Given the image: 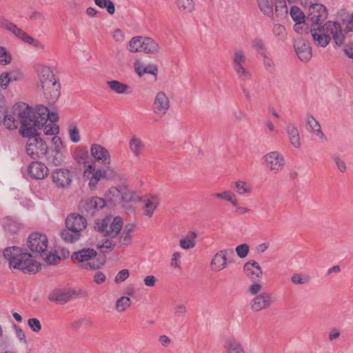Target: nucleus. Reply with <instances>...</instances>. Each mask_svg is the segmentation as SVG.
<instances>
[{
    "label": "nucleus",
    "instance_id": "4468645a",
    "mask_svg": "<svg viewBox=\"0 0 353 353\" xmlns=\"http://www.w3.org/2000/svg\"><path fill=\"white\" fill-rule=\"evenodd\" d=\"M170 101L167 94L163 92H158L154 99L152 104L153 112L160 117L164 116L168 111Z\"/></svg>",
    "mask_w": 353,
    "mask_h": 353
},
{
    "label": "nucleus",
    "instance_id": "49530a36",
    "mask_svg": "<svg viewBox=\"0 0 353 353\" xmlns=\"http://www.w3.org/2000/svg\"><path fill=\"white\" fill-rule=\"evenodd\" d=\"M213 196L216 198L221 199L230 202L232 205H236V198L233 192L227 190L221 193H215Z\"/></svg>",
    "mask_w": 353,
    "mask_h": 353
},
{
    "label": "nucleus",
    "instance_id": "6e6d98bb",
    "mask_svg": "<svg viewBox=\"0 0 353 353\" xmlns=\"http://www.w3.org/2000/svg\"><path fill=\"white\" fill-rule=\"evenodd\" d=\"M252 47L255 49L261 55L265 54L266 49L263 41L260 38H256L252 41Z\"/></svg>",
    "mask_w": 353,
    "mask_h": 353
},
{
    "label": "nucleus",
    "instance_id": "58836bf2",
    "mask_svg": "<svg viewBox=\"0 0 353 353\" xmlns=\"http://www.w3.org/2000/svg\"><path fill=\"white\" fill-rule=\"evenodd\" d=\"M132 303L131 299L128 296H121L117 300L115 310L119 312H125Z\"/></svg>",
    "mask_w": 353,
    "mask_h": 353
},
{
    "label": "nucleus",
    "instance_id": "f704fd0d",
    "mask_svg": "<svg viewBox=\"0 0 353 353\" xmlns=\"http://www.w3.org/2000/svg\"><path fill=\"white\" fill-rule=\"evenodd\" d=\"M73 158L78 164H85L88 161V152L85 147H78L73 153Z\"/></svg>",
    "mask_w": 353,
    "mask_h": 353
},
{
    "label": "nucleus",
    "instance_id": "ddd939ff",
    "mask_svg": "<svg viewBox=\"0 0 353 353\" xmlns=\"http://www.w3.org/2000/svg\"><path fill=\"white\" fill-rule=\"evenodd\" d=\"M274 303L272 294L268 292H263L255 296L250 303V309L253 312H259L271 307Z\"/></svg>",
    "mask_w": 353,
    "mask_h": 353
},
{
    "label": "nucleus",
    "instance_id": "e2e57ef3",
    "mask_svg": "<svg viewBox=\"0 0 353 353\" xmlns=\"http://www.w3.org/2000/svg\"><path fill=\"white\" fill-rule=\"evenodd\" d=\"M10 82V79L8 72H3L0 75V86L2 89H7Z\"/></svg>",
    "mask_w": 353,
    "mask_h": 353
},
{
    "label": "nucleus",
    "instance_id": "c85d7f7f",
    "mask_svg": "<svg viewBox=\"0 0 353 353\" xmlns=\"http://www.w3.org/2000/svg\"><path fill=\"white\" fill-rule=\"evenodd\" d=\"M134 70L139 77H142L144 74H151L155 77L157 74L158 68L153 64L143 65V63L137 61L134 64Z\"/></svg>",
    "mask_w": 353,
    "mask_h": 353
},
{
    "label": "nucleus",
    "instance_id": "7ed1b4c3",
    "mask_svg": "<svg viewBox=\"0 0 353 353\" xmlns=\"http://www.w3.org/2000/svg\"><path fill=\"white\" fill-rule=\"evenodd\" d=\"M3 256L8 262L10 268L33 274L41 269L40 263L36 261L30 254L24 252L19 247L6 248L3 250Z\"/></svg>",
    "mask_w": 353,
    "mask_h": 353
},
{
    "label": "nucleus",
    "instance_id": "69168bd1",
    "mask_svg": "<svg viewBox=\"0 0 353 353\" xmlns=\"http://www.w3.org/2000/svg\"><path fill=\"white\" fill-rule=\"evenodd\" d=\"M341 334V332L339 328H332L328 334V339L330 341H333L334 340L338 339Z\"/></svg>",
    "mask_w": 353,
    "mask_h": 353
},
{
    "label": "nucleus",
    "instance_id": "0eeeda50",
    "mask_svg": "<svg viewBox=\"0 0 353 353\" xmlns=\"http://www.w3.org/2000/svg\"><path fill=\"white\" fill-rule=\"evenodd\" d=\"M123 219L120 216L112 218L107 216L95 223L94 229L103 234L105 236L115 238L123 227Z\"/></svg>",
    "mask_w": 353,
    "mask_h": 353
},
{
    "label": "nucleus",
    "instance_id": "4d7b16f0",
    "mask_svg": "<svg viewBox=\"0 0 353 353\" xmlns=\"http://www.w3.org/2000/svg\"><path fill=\"white\" fill-rule=\"evenodd\" d=\"M68 132L70 139L72 142L78 143L80 141L79 131L77 125H70Z\"/></svg>",
    "mask_w": 353,
    "mask_h": 353
},
{
    "label": "nucleus",
    "instance_id": "ea45409f",
    "mask_svg": "<svg viewBox=\"0 0 353 353\" xmlns=\"http://www.w3.org/2000/svg\"><path fill=\"white\" fill-rule=\"evenodd\" d=\"M94 3L100 8L106 9L111 15L115 12L114 3L112 0H94Z\"/></svg>",
    "mask_w": 353,
    "mask_h": 353
},
{
    "label": "nucleus",
    "instance_id": "1a4fd4ad",
    "mask_svg": "<svg viewBox=\"0 0 353 353\" xmlns=\"http://www.w3.org/2000/svg\"><path fill=\"white\" fill-rule=\"evenodd\" d=\"M262 164L273 174H279L284 169L285 159L279 151H271L262 157Z\"/></svg>",
    "mask_w": 353,
    "mask_h": 353
},
{
    "label": "nucleus",
    "instance_id": "603ef678",
    "mask_svg": "<svg viewBox=\"0 0 353 353\" xmlns=\"http://www.w3.org/2000/svg\"><path fill=\"white\" fill-rule=\"evenodd\" d=\"M263 63L267 71L274 72L276 70V65L273 59L265 54H263Z\"/></svg>",
    "mask_w": 353,
    "mask_h": 353
},
{
    "label": "nucleus",
    "instance_id": "20e7f679",
    "mask_svg": "<svg viewBox=\"0 0 353 353\" xmlns=\"http://www.w3.org/2000/svg\"><path fill=\"white\" fill-rule=\"evenodd\" d=\"M23 110L30 113L28 117V122L34 127L40 129L48 120L50 121V123H54L58 121L59 116L57 113L50 112L48 108L43 105H38L36 110H34L30 105L25 103H18L14 105V114L17 116V112H22Z\"/></svg>",
    "mask_w": 353,
    "mask_h": 353
},
{
    "label": "nucleus",
    "instance_id": "39448f33",
    "mask_svg": "<svg viewBox=\"0 0 353 353\" xmlns=\"http://www.w3.org/2000/svg\"><path fill=\"white\" fill-rule=\"evenodd\" d=\"M38 75L44 97L52 103H54L60 95V85L58 83L54 75L48 66L38 67Z\"/></svg>",
    "mask_w": 353,
    "mask_h": 353
},
{
    "label": "nucleus",
    "instance_id": "f3484780",
    "mask_svg": "<svg viewBox=\"0 0 353 353\" xmlns=\"http://www.w3.org/2000/svg\"><path fill=\"white\" fill-rule=\"evenodd\" d=\"M228 252H232V250H222L216 252L210 261V268L212 272H220L227 268Z\"/></svg>",
    "mask_w": 353,
    "mask_h": 353
},
{
    "label": "nucleus",
    "instance_id": "6ab92c4d",
    "mask_svg": "<svg viewBox=\"0 0 353 353\" xmlns=\"http://www.w3.org/2000/svg\"><path fill=\"white\" fill-rule=\"evenodd\" d=\"M76 293L71 290L56 289L52 290L48 295L50 301H54L59 304H65L72 299L74 298Z\"/></svg>",
    "mask_w": 353,
    "mask_h": 353
},
{
    "label": "nucleus",
    "instance_id": "5fc2aeb1",
    "mask_svg": "<svg viewBox=\"0 0 353 353\" xmlns=\"http://www.w3.org/2000/svg\"><path fill=\"white\" fill-rule=\"evenodd\" d=\"M332 159L334 162L339 170L341 172H345L347 170V166L345 161L338 154H334Z\"/></svg>",
    "mask_w": 353,
    "mask_h": 353
},
{
    "label": "nucleus",
    "instance_id": "2eb2a0df",
    "mask_svg": "<svg viewBox=\"0 0 353 353\" xmlns=\"http://www.w3.org/2000/svg\"><path fill=\"white\" fill-rule=\"evenodd\" d=\"M106 174V170L102 169H95L94 164H89L84 170L83 176L89 180L88 186L90 190L96 188L99 181L104 178Z\"/></svg>",
    "mask_w": 353,
    "mask_h": 353
},
{
    "label": "nucleus",
    "instance_id": "f257e3e1",
    "mask_svg": "<svg viewBox=\"0 0 353 353\" xmlns=\"http://www.w3.org/2000/svg\"><path fill=\"white\" fill-rule=\"evenodd\" d=\"M30 113L23 110L22 112H17V117L21 122L19 132L23 137H27L26 151L27 154L32 159H36L46 155L48 146L39 137L37 128L28 122V117Z\"/></svg>",
    "mask_w": 353,
    "mask_h": 353
},
{
    "label": "nucleus",
    "instance_id": "13d9d810",
    "mask_svg": "<svg viewBox=\"0 0 353 353\" xmlns=\"http://www.w3.org/2000/svg\"><path fill=\"white\" fill-rule=\"evenodd\" d=\"M235 250L239 258L244 259L248 256L249 252V246L246 243H243L238 245Z\"/></svg>",
    "mask_w": 353,
    "mask_h": 353
},
{
    "label": "nucleus",
    "instance_id": "338daca9",
    "mask_svg": "<svg viewBox=\"0 0 353 353\" xmlns=\"http://www.w3.org/2000/svg\"><path fill=\"white\" fill-rule=\"evenodd\" d=\"M157 281L156 276L153 275H149L145 277L143 282L147 287H154Z\"/></svg>",
    "mask_w": 353,
    "mask_h": 353
},
{
    "label": "nucleus",
    "instance_id": "bf43d9fd",
    "mask_svg": "<svg viewBox=\"0 0 353 353\" xmlns=\"http://www.w3.org/2000/svg\"><path fill=\"white\" fill-rule=\"evenodd\" d=\"M42 256H46V261L49 265H54L59 263L61 260L59 256L56 254L50 253L47 254L46 252L41 254Z\"/></svg>",
    "mask_w": 353,
    "mask_h": 353
},
{
    "label": "nucleus",
    "instance_id": "0e129e2a",
    "mask_svg": "<svg viewBox=\"0 0 353 353\" xmlns=\"http://www.w3.org/2000/svg\"><path fill=\"white\" fill-rule=\"evenodd\" d=\"M129 271L127 269H123L118 272L115 276L114 281L116 283L123 282L129 277Z\"/></svg>",
    "mask_w": 353,
    "mask_h": 353
},
{
    "label": "nucleus",
    "instance_id": "c756f323",
    "mask_svg": "<svg viewBox=\"0 0 353 353\" xmlns=\"http://www.w3.org/2000/svg\"><path fill=\"white\" fill-rule=\"evenodd\" d=\"M197 234L194 231L189 232L185 236L182 237L179 241V245L183 250L192 249L196 245V238Z\"/></svg>",
    "mask_w": 353,
    "mask_h": 353
},
{
    "label": "nucleus",
    "instance_id": "b1692460",
    "mask_svg": "<svg viewBox=\"0 0 353 353\" xmlns=\"http://www.w3.org/2000/svg\"><path fill=\"white\" fill-rule=\"evenodd\" d=\"M48 167L39 161L32 162L28 168V174L32 179L37 180L44 179L48 175Z\"/></svg>",
    "mask_w": 353,
    "mask_h": 353
},
{
    "label": "nucleus",
    "instance_id": "3c124183",
    "mask_svg": "<svg viewBox=\"0 0 353 353\" xmlns=\"http://www.w3.org/2000/svg\"><path fill=\"white\" fill-rule=\"evenodd\" d=\"M290 15L295 21H305V14L303 11L296 6H292L290 10Z\"/></svg>",
    "mask_w": 353,
    "mask_h": 353
},
{
    "label": "nucleus",
    "instance_id": "6e6552de",
    "mask_svg": "<svg viewBox=\"0 0 353 353\" xmlns=\"http://www.w3.org/2000/svg\"><path fill=\"white\" fill-rule=\"evenodd\" d=\"M232 61L234 70L237 78L241 81H247L252 79V73L245 67L246 56L245 52L241 49H236L232 57Z\"/></svg>",
    "mask_w": 353,
    "mask_h": 353
},
{
    "label": "nucleus",
    "instance_id": "2f4dec72",
    "mask_svg": "<svg viewBox=\"0 0 353 353\" xmlns=\"http://www.w3.org/2000/svg\"><path fill=\"white\" fill-rule=\"evenodd\" d=\"M160 50L159 45L150 37H144L142 43V52L148 54H157Z\"/></svg>",
    "mask_w": 353,
    "mask_h": 353
},
{
    "label": "nucleus",
    "instance_id": "a19ab883",
    "mask_svg": "<svg viewBox=\"0 0 353 353\" xmlns=\"http://www.w3.org/2000/svg\"><path fill=\"white\" fill-rule=\"evenodd\" d=\"M0 28L9 31L14 36L16 35L17 30L19 29V28H18L14 23L3 17H0Z\"/></svg>",
    "mask_w": 353,
    "mask_h": 353
},
{
    "label": "nucleus",
    "instance_id": "423d86ee",
    "mask_svg": "<svg viewBox=\"0 0 353 353\" xmlns=\"http://www.w3.org/2000/svg\"><path fill=\"white\" fill-rule=\"evenodd\" d=\"M97 252L92 248L82 249L74 252L71 256L73 261L81 263V267L85 270H95L100 269L105 263V259H96Z\"/></svg>",
    "mask_w": 353,
    "mask_h": 353
},
{
    "label": "nucleus",
    "instance_id": "a211bd4d",
    "mask_svg": "<svg viewBox=\"0 0 353 353\" xmlns=\"http://www.w3.org/2000/svg\"><path fill=\"white\" fill-rule=\"evenodd\" d=\"M105 205V202L103 199L98 196H93L82 201L80 206L82 211L92 214L102 209Z\"/></svg>",
    "mask_w": 353,
    "mask_h": 353
},
{
    "label": "nucleus",
    "instance_id": "4be33fe9",
    "mask_svg": "<svg viewBox=\"0 0 353 353\" xmlns=\"http://www.w3.org/2000/svg\"><path fill=\"white\" fill-rule=\"evenodd\" d=\"M296 53L301 61L307 62L312 57V48L310 43L303 39L296 40L294 43Z\"/></svg>",
    "mask_w": 353,
    "mask_h": 353
},
{
    "label": "nucleus",
    "instance_id": "7c9ffc66",
    "mask_svg": "<svg viewBox=\"0 0 353 353\" xmlns=\"http://www.w3.org/2000/svg\"><path fill=\"white\" fill-rule=\"evenodd\" d=\"M109 88L117 94H127L131 92L130 88L125 83L117 80H111L107 81Z\"/></svg>",
    "mask_w": 353,
    "mask_h": 353
},
{
    "label": "nucleus",
    "instance_id": "09e8293b",
    "mask_svg": "<svg viewBox=\"0 0 353 353\" xmlns=\"http://www.w3.org/2000/svg\"><path fill=\"white\" fill-rule=\"evenodd\" d=\"M273 34L279 40L283 41L287 37L285 27L281 24H274L272 28Z\"/></svg>",
    "mask_w": 353,
    "mask_h": 353
},
{
    "label": "nucleus",
    "instance_id": "864d4df0",
    "mask_svg": "<svg viewBox=\"0 0 353 353\" xmlns=\"http://www.w3.org/2000/svg\"><path fill=\"white\" fill-rule=\"evenodd\" d=\"M43 132L46 135H54L56 136L59 132V126L55 123H49L44 125Z\"/></svg>",
    "mask_w": 353,
    "mask_h": 353
},
{
    "label": "nucleus",
    "instance_id": "a18cd8bd",
    "mask_svg": "<svg viewBox=\"0 0 353 353\" xmlns=\"http://www.w3.org/2000/svg\"><path fill=\"white\" fill-rule=\"evenodd\" d=\"M260 10L265 14L270 16L273 14V4L270 0H257Z\"/></svg>",
    "mask_w": 353,
    "mask_h": 353
},
{
    "label": "nucleus",
    "instance_id": "bb28decb",
    "mask_svg": "<svg viewBox=\"0 0 353 353\" xmlns=\"http://www.w3.org/2000/svg\"><path fill=\"white\" fill-rule=\"evenodd\" d=\"M137 197V196L134 193L123 188H121L119 201L121 203L123 208L132 212H134V208L131 205V203L134 202Z\"/></svg>",
    "mask_w": 353,
    "mask_h": 353
},
{
    "label": "nucleus",
    "instance_id": "5701e85b",
    "mask_svg": "<svg viewBox=\"0 0 353 353\" xmlns=\"http://www.w3.org/2000/svg\"><path fill=\"white\" fill-rule=\"evenodd\" d=\"M285 130L290 143L296 149L300 148L301 136L296 125L293 122H288Z\"/></svg>",
    "mask_w": 353,
    "mask_h": 353
},
{
    "label": "nucleus",
    "instance_id": "473e14b6",
    "mask_svg": "<svg viewBox=\"0 0 353 353\" xmlns=\"http://www.w3.org/2000/svg\"><path fill=\"white\" fill-rule=\"evenodd\" d=\"M129 148L134 157H139L145 145L139 138L133 136L129 141Z\"/></svg>",
    "mask_w": 353,
    "mask_h": 353
},
{
    "label": "nucleus",
    "instance_id": "393cba45",
    "mask_svg": "<svg viewBox=\"0 0 353 353\" xmlns=\"http://www.w3.org/2000/svg\"><path fill=\"white\" fill-rule=\"evenodd\" d=\"M143 214L152 217L160 203V199L157 195H148L143 199Z\"/></svg>",
    "mask_w": 353,
    "mask_h": 353
},
{
    "label": "nucleus",
    "instance_id": "f8f14e48",
    "mask_svg": "<svg viewBox=\"0 0 353 353\" xmlns=\"http://www.w3.org/2000/svg\"><path fill=\"white\" fill-rule=\"evenodd\" d=\"M48 245V239L46 234L33 232L29 236L28 245L33 252L44 253L46 252Z\"/></svg>",
    "mask_w": 353,
    "mask_h": 353
},
{
    "label": "nucleus",
    "instance_id": "4c0bfd02",
    "mask_svg": "<svg viewBox=\"0 0 353 353\" xmlns=\"http://www.w3.org/2000/svg\"><path fill=\"white\" fill-rule=\"evenodd\" d=\"M144 37H134L130 39L128 43V50L132 52H142V43Z\"/></svg>",
    "mask_w": 353,
    "mask_h": 353
},
{
    "label": "nucleus",
    "instance_id": "412c9836",
    "mask_svg": "<svg viewBox=\"0 0 353 353\" xmlns=\"http://www.w3.org/2000/svg\"><path fill=\"white\" fill-rule=\"evenodd\" d=\"M90 154L98 162L104 165H109L110 163V154L108 150L99 144L94 143L91 145Z\"/></svg>",
    "mask_w": 353,
    "mask_h": 353
},
{
    "label": "nucleus",
    "instance_id": "de8ad7c7",
    "mask_svg": "<svg viewBox=\"0 0 353 353\" xmlns=\"http://www.w3.org/2000/svg\"><path fill=\"white\" fill-rule=\"evenodd\" d=\"M235 188L236 192L240 195H245L249 194L252 191L250 185L245 181H238L235 183Z\"/></svg>",
    "mask_w": 353,
    "mask_h": 353
},
{
    "label": "nucleus",
    "instance_id": "f03ea898",
    "mask_svg": "<svg viewBox=\"0 0 353 353\" xmlns=\"http://www.w3.org/2000/svg\"><path fill=\"white\" fill-rule=\"evenodd\" d=\"M310 33L314 42L318 46L325 48L332 38L337 46H341L345 41V34L341 25L335 21H328L323 26L310 27Z\"/></svg>",
    "mask_w": 353,
    "mask_h": 353
},
{
    "label": "nucleus",
    "instance_id": "e433bc0d",
    "mask_svg": "<svg viewBox=\"0 0 353 353\" xmlns=\"http://www.w3.org/2000/svg\"><path fill=\"white\" fill-rule=\"evenodd\" d=\"M176 5L179 11L185 14L192 12L194 9L193 0H176Z\"/></svg>",
    "mask_w": 353,
    "mask_h": 353
},
{
    "label": "nucleus",
    "instance_id": "c9c22d12",
    "mask_svg": "<svg viewBox=\"0 0 353 353\" xmlns=\"http://www.w3.org/2000/svg\"><path fill=\"white\" fill-rule=\"evenodd\" d=\"M60 236L61 239L66 243H75L80 239L81 235L76 232H72L68 228L65 227L64 230H63Z\"/></svg>",
    "mask_w": 353,
    "mask_h": 353
},
{
    "label": "nucleus",
    "instance_id": "8fccbe9b",
    "mask_svg": "<svg viewBox=\"0 0 353 353\" xmlns=\"http://www.w3.org/2000/svg\"><path fill=\"white\" fill-rule=\"evenodd\" d=\"M12 56L8 52L6 48L0 47V64L2 65H6L11 63Z\"/></svg>",
    "mask_w": 353,
    "mask_h": 353
},
{
    "label": "nucleus",
    "instance_id": "aec40b11",
    "mask_svg": "<svg viewBox=\"0 0 353 353\" xmlns=\"http://www.w3.org/2000/svg\"><path fill=\"white\" fill-rule=\"evenodd\" d=\"M307 130L317 137L322 142L327 141V137L321 130L319 121L311 114H307L305 119Z\"/></svg>",
    "mask_w": 353,
    "mask_h": 353
},
{
    "label": "nucleus",
    "instance_id": "cd10ccee",
    "mask_svg": "<svg viewBox=\"0 0 353 353\" xmlns=\"http://www.w3.org/2000/svg\"><path fill=\"white\" fill-rule=\"evenodd\" d=\"M16 37L21 39L23 42L32 45L34 47L43 50L45 49V45L40 42L39 40L33 38L32 37L28 34L25 31H23L21 28H19L17 30V32L15 35Z\"/></svg>",
    "mask_w": 353,
    "mask_h": 353
},
{
    "label": "nucleus",
    "instance_id": "052dcab7",
    "mask_svg": "<svg viewBox=\"0 0 353 353\" xmlns=\"http://www.w3.org/2000/svg\"><path fill=\"white\" fill-rule=\"evenodd\" d=\"M28 324L31 330L34 332H38L41 330V323L37 318L29 319L28 321Z\"/></svg>",
    "mask_w": 353,
    "mask_h": 353
},
{
    "label": "nucleus",
    "instance_id": "dca6fc26",
    "mask_svg": "<svg viewBox=\"0 0 353 353\" xmlns=\"http://www.w3.org/2000/svg\"><path fill=\"white\" fill-rule=\"evenodd\" d=\"M65 227L81 236V232L87 227V220L81 215L71 214L65 220Z\"/></svg>",
    "mask_w": 353,
    "mask_h": 353
},
{
    "label": "nucleus",
    "instance_id": "a878e982",
    "mask_svg": "<svg viewBox=\"0 0 353 353\" xmlns=\"http://www.w3.org/2000/svg\"><path fill=\"white\" fill-rule=\"evenodd\" d=\"M243 270L246 272L247 276L252 280L261 279L262 277V269L256 261L245 263L243 266Z\"/></svg>",
    "mask_w": 353,
    "mask_h": 353
},
{
    "label": "nucleus",
    "instance_id": "79ce46f5",
    "mask_svg": "<svg viewBox=\"0 0 353 353\" xmlns=\"http://www.w3.org/2000/svg\"><path fill=\"white\" fill-rule=\"evenodd\" d=\"M121 188L119 189L116 187L110 188L105 194L106 199L109 201L117 203L119 202V199L121 196Z\"/></svg>",
    "mask_w": 353,
    "mask_h": 353
},
{
    "label": "nucleus",
    "instance_id": "9d476101",
    "mask_svg": "<svg viewBox=\"0 0 353 353\" xmlns=\"http://www.w3.org/2000/svg\"><path fill=\"white\" fill-rule=\"evenodd\" d=\"M327 12L325 7L321 3H312L308 10L306 20L310 23V26H323V21L327 19Z\"/></svg>",
    "mask_w": 353,
    "mask_h": 353
},
{
    "label": "nucleus",
    "instance_id": "37998d69",
    "mask_svg": "<svg viewBox=\"0 0 353 353\" xmlns=\"http://www.w3.org/2000/svg\"><path fill=\"white\" fill-rule=\"evenodd\" d=\"M13 114H14L13 113ZM14 116L16 117L15 115ZM17 119L11 115H5L3 118V124L6 128L9 130H16L18 128L19 124H21L20 120L17 117Z\"/></svg>",
    "mask_w": 353,
    "mask_h": 353
},
{
    "label": "nucleus",
    "instance_id": "774afa93",
    "mask_svg": "<svg viewBox=\"0 0 353 353\" xmlns=\"http://www.w3.org/2000/svg\"><path fill=\"white\" fill-rule=\"evenodd\" d=\"M187 312V308L183 304H178L174 308V314L176 316L184 315Z\"/></svg>",
    "mask_w": 353,
    "mask_h": 353
},
{
    "label": "nucleus",
    "instance_id": "72a5a7b5",
    "mask_svg": "<svg viewBox=\"0 0 353 353\" xmlns=\"http://www.w3.org/2000/svg\"><path fill=\"white\" fill-rule=\"evenodd\" d=\"M225 349L227 353H245L242 344L234 338L228 339L225 341Z\"/></svg>",
    "mask_w": 353,
    "mask_h": 353
},
{
    "label": "nucleus",
    "instance_id": "9b49d317",
    "mask_svg": "<svg viewBox=\"0 0 353 353\" xmlns=\"http://www.w3.org/2000/svg\"><path fill=\"white\" fill-rule=\"evenodd\" d=\"M51 179L57 188L65 189L71 185L73 176L68 169L57 168L52 172Z\"/></svg>",
    "mask_w": 353,
    "mask_h": 353
},
{
    "label": "nucleus",
    "instance_id": "680f3d73",
    "mask_svg": "<svg viewBox=\"0 0 353 353\" xmlns=\"http://www.w3.org/2000/svg\"><path fill=\"white\" fill-rule=\"evenodd\" d=\"M132 242V236L129 233L122 232L119 236V243L121 246L129 245Z\"/></svg>",
    "mask_w": 353,
    "mask_h": 353
},
{
    "label": "nucleus",
    "instance_id": "c03bdc74",
    "mask_svg": "<svg viewBox=\"0 0 353 353\" xmlns=\"http://www.w3.org/2000/svg\"><path fill=\"white\" fill-rule=\"evenodd\" d=\"M291 282L294 285H305L310 282V276L303 273H295L291 276Z\"/></svg>",
    "mask_w": 353,
    "mask_h": 353
}]
</instances>
